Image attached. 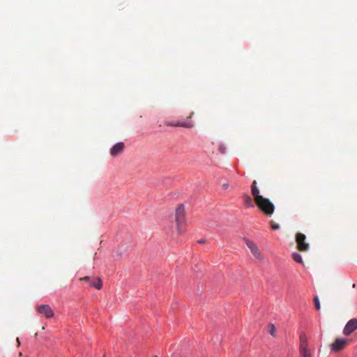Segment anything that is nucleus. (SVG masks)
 <instances>
[{
	"instance_id": "a878e982",
	"label": "nucleus",
	"mask_w": 357,
	"mask_h": 357,
	"mask_svg": "<svg viewBox=\"0 0 357 357\" xmlns=\"http://www.w3.org/2000/svg\"><path fill=\"white\" fill-rule=\"evenodd\" d=\"M104 357H105V356H104Z\"/></svg>"
},
{
	"instance_id": "423d86ee",
	"label": "nucleus",
	"mask_w": 357,
	"mask_h": 357,
	"mask_svg": "<svg viewBox=\"0 0 357 357\" xmlns=\"http://www.w3.org/2000/svg\"><path fill=\"white\" fill-rule=\"evenodd\" d=\"M349 341L344 338H336L333 343L331 344L332 351L338 352L342 350L348 344Z\"/></svg>"
},
{
	"instance_id": "dca6fc26",
	"label": "nucleus",
	"mask_w": 357,
	"mask_h": 357,
	"mask_svg": "<svg viewBox=\"0 0 357 357\" xmlns=\"http://www.w3.org/2000/svg\"><path fill=\"white\" fill-rule=\"evenodd\" d=\"M314 303L316 310H319L321 308V305H320L319 299L317 296H315L314 298Z\"/></svg>"
},
{
	"instance_id": "9d476101",
	"label": "nucleus",
	"mask_w": 357,
	"mask_h": 357,
	"mask_svg": "<svg viewBox=\"0 0 357 357\" xmlns=\"http://www.w3.org/2000/svg\"><path fill=\"white\" fill-rule=\"evenodd\" d=\"M251 192L252 196L254 197L255 202H257L258 200L264 197L259 194V190L257 186L256 181H254L251 185Z\"/></svg>"
},
{
	"instance_id": "6ab92c4d",
	"label": "nucleus",
	"mask_w": 357,
	"mask_h": 357,
	"mask_svg": "<svg viewBox=\"0 0 357 357\" xmlns=\"http://www.w3.org/2000/svg\"><path fill=\"white\" fill-rule=\"evenodd\" d=\"M222 188L224 190L227 189L229 188V183H223L222 185Z\"/></svg>"
},
{
	"instance_id": "6e6552de",
	"label": "nucleus",
	"mask_w": 357,
	"mask_h": 357,
	"mask_svg": "<svg viewBox=\"0 0 357 357\" xmlns=\"http://www.w3.org/2000/svg\"><path fill=\"white\" fill-rule=\"evenodd\" d=\"M357 329V319H350L345 325L343 333L345 335H349Z\"/></svg>"
},
{
	"instance_id": "b1692460",
	"label": "nucleus",
	"mask_w": 357,
	"mask_h": 357,
	"mask_svg": "<svg viewBox=\"0 0 357 357\" xmlns=\"http://www.w3.org/2000/svg\"><path fill=\"white\" fill-rule=\"evenodd\" d=\"M222 153H224V149L220 148Z\"/></svg>"
},
{
	"instance_id": "f03ea898",
	"label": "nucleus",
	"mask_w": 357,
	"mask_h": 357,
	"mask_svg": "<svg viewBox=\"0 0 357 357\" xmlns=\"http://www.w3.org/2000/svg\"><path fill=\"white\" fill-rule=\"evenodd\" d=\"M175 218L176 222L177 233L181 234L184 232L183 225L185 223V208L183 205H180L176 209Z\"/></svg>"
},
{
	"instance_id": "4be33fe9",
	"label": "nucleus",
	"mask_w": 357,
	"mask_h": 357,
	"mask_svg": "<svg viewBox=\"0 0 357 357\" xmlns=\"http://www.w3.org/2000/svg\"><path fill=\"white\" fill-rule=\"evenodd\" d=\"M352 287H353V288H355V287H356V284H352Z\"/></svg>"
},
{
	"instance_id": "f257e3e1",
	"label": "nucleus",
	"mask_w": 357,
	"mask_h": 357,
	"mask_svg": "<svg viewBox=\"0 0 357 357\" xmlns=\"http://www.w3.org/2000/svg\"><path fill=\"white\" fill-rule=\"evenodd\" d=\"M261 211L267 216H271L275 211L274 204L268 199L262 197L255 202Z\"/></svg>"
},
{
	"instance_id": "393cba45",
	"label": "nucleus",
	"mask_w": 357,
	"mask_h": 357,
	"mask_svg": "<svg viewBox=\"0 0 357 357\" xmlns=\"http://www.w3.org/2000/svg\"><path fill=\"white\" fill-rule=\"evenodd\" d=\"M155 357H158V356H155Z\"/></svg>"
},
{
	"instance_id": "5701e85b",
	"label": "nucleus",
	"mask_w": 357,
	"mask_h": 357,
	"mask_svg": "<svg viewBox=\"0 0 357 357\" xmlns=\"http://www.w3.org/2000/svg\"><path fill=\"white\" fill-rule=\"evenodd\" d=\"M222 153H224V149L220 148Z\"/></svg>"
},
{
	"instance_id": "20e7f679",
	"label": "nucleus",
	"mask_w": 357,
	"mask_h": 357,
	"mask_svg": "<svg viewBox=\"0 0 357 357\" xmlns=\"http://www.w3.org/2000/svg\"><path fill=\"white\" fill-rule=\"evenodd\" d=\"M246 245L249 248L250 250V252H252V255L259 261H262L264 259V257L260 250L259 249L258 246L253 241L245 239Z\"/></svg>"
},
{
	"instance_id": "7ed1b4c3",
	"label": "nucleus",
	"mask_w": 357,
	"mask_h": 357,
	"mask_svg": "<svg viewBox=\"0 0 357 357\" xmlns=\"http://www.w3.org/2000/svg\"><path fill=\"white\" fill-rule=\"evenodd\" d=\"M299 352L301 357H312V354L308 349L307 337L305 334L300 336Z\"/></svg>"
},
{
	"instance_id": "ddd939ff",
	"label": "nucleus",
	"mask_w": 357,
	"mask_h": 357,
	"mask_svg": "<svg viewBox=\"0 0 357 357\" xmlns=\"http://www.w3.org/2000/svg\"><path fill=\"white\" fill-rule=\"evenodd\" d=\"M90 285L99 290L102 287V280H100V278H97L96 280L91 279Z\"/></svg>"
},
{
	"instance_id": "aec40b11",
	"label": "nucleus",
	"mask_w": 357,
	"mask_h": 357,
	"mask_svg": "<svg viewBox=\"0 0 357 357\" xmlns=\"http://www.w3.org/2000/svg\"><path fill=\"white\" fill-rule=\"evenodd\" d=\"M199 243H205V241L204 240H201V241H199Z\"/></svg>"
},
{
	"instance_id": "2eb2a0df",
	"label": "nucleus",
	"mask_w": 357,
	"mask_h": 357,
	"mask_svg": "<svg viewBox=\"0 0 357 357\" xmlns=\"http://www.w3.org/2000/svg\"><path fill=\"white\" fill-rule=\"evenodd\" d=\"M267 328H268V333H269L272 336H273V337H274V336H275L276 329H275V328L274 325H273V324H268V327H267Z\"/></svg>"
},
{
	"instance_id": "f3484780",
	"label": "nucleus",
	"mask_w": 357,
	"mask_h": 357,
	"mask_svg": "<svg viewBox=\"0 0 357 357\" xmlns=\"http://www.w3.org/2000/svg\"><path fill=\"white\" fill-rule=\"evenodd\" d=\"M271 227L274 230H278L280 229V225L277 223H275L274 221L271 220Z\"/></svg>"
},
{
	"instance_id": "0eeeda50",
	"label": "nucleus",
	"mask_w": 357,
	"mask_h": 357,
	"mask_svg": "<svg viewBox=\"0 0 357 357\" xmlns=\"http://www.w3.org/2000/svg\"><path fill=\"white\" fill-rule=\"evenodd\" d=\"M36 311L38 314L44 315L46 318L54 317V311L49 305H39L36 306Z\"/></svg>"
},
{
	"instance_id": "f8f14e48",
	"label": "nucleus",
	"mask_w": 357,
	"mask_h": 357,
	"mask_svg": "<svg viewBox=\"0 0 357 357\" xmlns=\"http://www.w3.org/2000/svg\"><path fill=\"white\" fill-rule=\"evenodd\" d=\"M243 199L244 205L245 207L250 208V207L254 206L252 199L250 195H248L247 194L244 195L243 196Z\"/></svg>"
},
{
	"instance_id": "4468645a",
	"label": "nucleus",
	"mask_w": 357,
	"mask_h": 357,
	"mask_svg": "<svg viewBox=\"0 0 357 357\" xmlns=\"http://www.w3.org/2000/svg\"><path fill=\"white\" fill-rule=\"evenodd\" d=\"M292 257L294 259V260L295 261H296L297 263H299V264H302L303 263V259H302V257L300 254L297 253V252H294L292 254Z\"/></svg>"
},
{
	"instance_id": "412c9836",
	"label": "nucleus",
	"mask_w": 357,
	"mask_h": 357,
	"mask_svg": "<svg viewBox=\"0 0 357 357\" xmlns=\"http://www.w3.org/2000/svg\"><path fill=\"white\" fill-rule=\"evenodd\" d=\"M17 344H18V346H19V345L20 344V340H19V338H18V337L17 338Z\"/></svg>"
},
{
	"instance_id": "a211bd4d",
	"label": "nucleus",
	"mask_w": 357,
	"mask_h": 357,
	"mask_svg": "<svg viewBox=\"0 0 357 357\" xmlns=\"http://www.w3.org/2000/svg\"><path fill=\"white\" fill-rule=\"evenodd\" d=\"M79 280H81V281H86V282H91V279L89 276H86V277H84V278H81L79 279Z\"/></svg>"
},
{
	"instance_id": "39448f33",
	"label": "nucleus",
	"mask_w": 357,
	"mask_h": 357,
	"mask_svg": "<svg viewBox=\"0 0 357 357\" xmlns=\"http://www.w3.org/2000/svg\"><path fill=\"white\" fill-rule=\"evenodd\" d=\"M306 236L302 233H297L296 235V241L298 250L301 252L308 250L310 245L305 242Z\"/></svg>"
},
{
	"instance_id": "1a4fd4ad",
	"label": "nucleus",
	"mask_w": 357,
	"mask_h": 357,
	"mask_svg": "<svg viewBox=\"0 0 357 357\" xmlns=\"http://www.w3.org/2000/svg\"><path fill=\"white\" fill-rule=\"evenodd\" d=\"M124 149H125L124 143L123 142H118L110 149L109 153L112 157H116L119 155L123 153Z\"/></svg>"
},
{
	"instance_id": "9b49d317",
	"label": "nucleus",
	"mask_w": 357,
	"mask_h": 357,
	"mask_svg": "<svg viewBox=\"0 0 357 357\" xmlns=\"http://www.w3.org/2000/svg\"><path fill=\"white\" fill-rule=\"evenodd\" d=\"M165 124L168 126H173V127H183V128H192L193 124L190 122H171V121H166Z\"/></svg>"
}]
</instances>
